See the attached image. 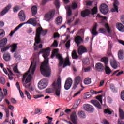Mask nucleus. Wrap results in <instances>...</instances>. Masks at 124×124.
Instances as JSON below:
<instances>
[{
	"label": "nucleus",
	"instance_id": "1",
	"mask_svg": "<svg viewBox=\"0 0 124 124\" xmlns=\"http://www.w3.org/2000/svg\"><path fill=\"white\" fill-rule=\"evenodd\" d=\"M39 54H43V57L45 59L40 67L41 73L45 77H49L51 76V68L49 66V58H47L50 56V47L42 49L39 52Z\"/></svg>",
	"mask_w": 124,
	"mask_h": 124
},
{
	"label": "nucleus",
	"instance_id": "2",
	"mask_svg": "<svg viewBox=\"0 0 124 124\" xmlns=\"http://www.w3.org/2000/svg\"><path fill=\"white\" fill-rule=\"evenodd\" d=\"M48 31L47 30H44L42 27H40L36 29V36L35 37V43L38 44L41 42V38H40V35L44 36L46 33H47Z\"/></svg>",
	"mask_w": 124,
	"mask_h": 124
},
{
	"label": "nucleus",
	"instance_id": "3",
	"mask_svg": "<svg viewBox=\"0 0 124 124\" xmlns=\"http://www.w3.org/2000/svg\"><path fill=\"white\" fill-rule=\"evenodd\" d=\"M97 12H98L97 7L95 6L91 10L89 9H86L84 11H81V15L83 18H86V17H88L90 14H91V15H94L97 14Z\"/></svg>",
	"mask_w": 124,
	"mask_h": 124
},
{
	"label": "nucleus",
	"instance_id": "4",
	"mask_svg": "<svg viewBox=\"0 0 124 124\" xmlns=\"http://www.w3.org/2000/svg\"><path fill=\"white\" fill-rule=\"evenodd\" d=\"M61 81V78L59 77L56 83L54 82L52 84V87L55 90V94L57 96H60L61 94V89H62Z\"/></svg>",
	"mask_w": 124,
	"mask_h": 124
},
{
	"label": "nucleus",
	"instance_id": "5",
	"mask_svg": "<svg viewBox=\"0 0 124 124\" xmlns=\"http://www.w3.org/2000/svg\"><path fill=\"white\" fill-rule=\"evenodd\" d=\"M28 74H29L28 73H26L23 76L22 82L23 83V86L26 88V89H30V87H31V84H29L28 85H27L28 83H30L31 81V75L29 74L28 76Z\"/></svg>",
	"mask_w": 124,
	"mask_h": 124
},
{
	"label": "nucleus",
	"instance_id": "6",
	"mask_svg": "<svg viewBox=\"0 0 124 124\" xmlns=\"http://www.w3.org/2000/svg\"><path fill=\"white\" fill-rule=\"evenodd\" d=\"M39 62V59L38 58H34L33 60L31 62V64L28 72H30L31 69V74H34V71H35V69L36 68V64Z\"/></svg>",
	"mask_w": 124,
	"mask_h": 124
},
{
	"label": "nucleus",
	"instance_id": "7",
	"mask_svg": "<svg viewBox=\"0 0 124 124\" xmlns=\"http://www.w3.org/2000/svg\"><path fill=\"white\" fill-rule=\"evenodd\" d=\"M100 11L102 14L104 15L107 14L109 11V7L106 4H101L100 6Z\"/></svg>",
	"mask_w": 124,
	"mask_h": 124
},
{
	"label": "nucleus",
	"instance_id": "8",
	"mask_svg": "<svg viewBox=\"0 0 124 124\" xmlns=\"http://www.w3.org/2000/svg\"><path fill=\"white\" fill-rule=\"evenodd\" d=\"M73 83V80L70 78H68L66 79L65 84H64V89L66 91H67L71 88L72 86V83Z\"/></svg>",
	"mask_w": 124,
	"mask_h": 124
},
{
	"label": "nucleus",
	"instance_id": "9",
	"mask_svg": "<svg viewBox=\"0 0 124 124\" xmlns=\"http://www.w3.org/2000/svg\"><path fill=\"white\" fill-rule=\"evenodd\" d=\"M47 84L46 82V79H43L42 80L40 81L38 84V87L39 90H44L47 88Z\"/></svg>",
	"mask_w": 124,
	"mask_h": 124
},
{
	"label": "nucleus",
	"instance_id": "10",
	"mask_svg": "<svg viewBox=\"0 0 124 124\" xmlns=\"http://www.w3.org/2000/svg\"><path fill=\"white\" fill-rule=\"evenodd\" d=\"M3 70L4 73L6 75H8L9 80H13V77L12 76H14L15 75L13 74L12 71H11L10 69L7 68V70H6V69L3 68ZM7 70L9 71V74H8V72H7Z\"/></svg>",
	"mask_w": 124,
	"mask_h": 124
},
{
	"label": "nucleus",
	"instance_id": "11",
	"mask_svg": "<svg viewBox=\"0 0 124 124\" xmlns=\"http://www.w3.org/2000/svg\"><path fill=\"white\" fill-rule=\"evenodd\" d=\"M81 79H82V78L80 76H77L75 78L74 84L72 88L73 90H75V89H76L78 86V85L81 83Z\"/></svg>",
	"mask_w": 124,
	"mask_h": 124
},
{
	"label": "nucleus",
	"instance_id": "12",
	"mask_svg": "<svg viewBox=\"0 0 124 124\" xmlns=\"http://www.w3.org/2000/svg\"><path fill=\"white\" fill-rule=\"evenodd\" d=\"M11 7H12V5L11 4H8L0 13V16H3V15L6 14L11 9Z\"/></svg>",
	"mask_w": 124,
	"mask_h": 124
},
{
	"label": "nucleus",
	"instance_id": "13",
	"mask_svg": "<svg viewBox=\"0 0 124 124\" xmlns=\"http://www.w3.org/2000/svg\"><path fill=\"white\" fill-rule=\"evenodd\" d=\"M83 108L85 111L89 112V113H93L94 111V108L92 105L89 104H84L83 105Z\"/></svg>",
	"mask_w": 124,
	"mask_h": 124
},
{
	"label": "nucleus",
	"instance_id": "14",
	"mask_svg": "<svg viewBox=\"0 0 124 124\" xmlns=\"http://www.w3.org/2000/svg\"><path fill=\"white\" fill-rule=\"evenodd\" d=\"M18 17L20 22H25L26 20V13L24 10H21L18 13Z\"/></svg>",
	"mask_w": 124,
	"mask_h": 124
},
{
	"label": "nucleus",
	"instance_id": "15",
	"mask_svg": "<svg viewBox=\"0 0 124 124\" xmlns=\"http://www.w3.org/2000/svg\"><path fill=\"white\" fill-rule=\"evenodd\" d=\"M110 64L114 69H117L118 68V62L114 57H113L112 59H110Z\"/></svg>",
	"mask_w": 124,
	"mask_h": 124
},
{
	"label": "nucleus",
	"instance_id": "16",
	"mask_svg": "<svg viewBox=\"0 0 124 124\" xmlns=\"http://www.w3.org/2000/svg\"><path fill=\"white\" fill-rule=\"evenodd\" d=\"M54 15H55V11L53 10L50 12H49L46 14L45 16V17L48 18V19H47V21L48 22H49V21H51L52 18L54 17Z\"/></svg>",
	"mask_w": 124,
	"mask_h": 124
},
{
	"label": "nucleus",
	"instance_id": "17",
	"mask_svg": "<svg viewBox=\"0 0 124 124\" xmlns=\"http://www.w3.org/2000/svg\"><path fill=\"white\" fill-rule=\"evenodd\" d=\"M120 4V3L118 1V0H115L114 2L113 3V8H112L111 10V12H119V7H118V5Z\"/></svg>",
	"mask_w": 124,
	"mask_h": 124
},
{
	"label": "nucleus",
	"instance_id": "18",
	"mask_svg": "<svg viewBox=\"0 0 124 124\" xmlns=\"http://www.w3.org/2000/svg\"><path fill=\"white\" fill-rule=\"evenodd\" d=\"M71 121L74 124H78V122H77V115L76 114V112L74 111L72 112L70 116Z\"/></svg>",
	"mask_w": 124,
	"mask_h": 124
},
{
	"label": "nucleus",
	"instance_id": "19",
	"mask_svg": "<svg viewBox=\"0 0 124 124\" xmlns=\"http://www.w3.org/2000/svg\"><path fill=\"white\" fill-rule=\"evenodd\" d=\"M56 59H58V60H59L58 66L59 67H61V66H62V65L64 62L63 61V58H62V56L61 54H56Z\"/></svg>",
	"mask_w": 124,
	"mask_h": 124
},
{
	"label": "nucleus",
	"instance_id": "20",
	"mask_svg": "<svg viewBox=\"0 0 124 124\" xmlns=\"http://www.w3.org/2000/svg\"><path fill=\"white\" fill-rule=\"evenodd\" d=\"M78 55H81L82 54H84V53H86V52H87V48L83 46H80L78 48Z\"/></svg>",
	"mask_w": 124,
	"mask_h": 124
},
{
	"label": "nucleus",
	"instance_id": "21",
	"mask_svg": "<svg viewBox=\"0 0 124 124\" xmlns=\"http://www.w3.org/2000/svg\"><path fill=\"white\" fill-rule=\"evenodd\" d=\"M26 24H30V25H32L33 26H36V23L34 22V19L33 18H30L26 22L20 23L19 25H21V27H22V26H24V25Z\"/></svg>",
	"mask_w": 124,
	"mask_h": 124
},
{
	"label": "nucleus",
	"instance_id": "22",
	"mask_svg": "<svg viewBox=\"0 0 124 124\" xmlns=\"http://www.w3.org/2000/svg\"><path fill=\"white\" fill-rule=\"evenodd\" d=\"M74 41L76 43V44L79 46L82 42H83V38L81 36H77V37H75Z\"/></svg>",
	"mask_w": 124,
	"mask_h": 124
},
{
	"label": "nucleus",
	"instance_id": "23",
	"mask_svg": "<svg viewBox=\"0 0 124 124\" xmlns=\"http://www.w3.org/2000/svg\"><path fill=\"white\" fill-rule=\"evenodd\" d=\"M97 23H95L93 26L91 33L93 35H94L95 36L98 34V33L96 32V30H97Z\"/></svg>",
	"mask_w": 124,
	"mask_h": 124
},
{
	"label": "nucleus",
	"instance_id": "24",
	"mask_svg": "<svg viewBox=\"0 0 124 124\" xmlns=\"http://www.w3.org/2000/svg\"><path fill=\"white\" fill-rule=\"evenodd\" d=\"M116 28L121 32H124V26L121 23L116 24Z\"/></svg>",
	"mask_w": 124,
	"mask_h": 124
},
{
	"label": "nucleus",
	"instance_id": "25",
	"mask_svg": "<svg viewBox=\"0 0 124 124\" xmlns=\"http://www.w3.org/2000/svg\"><path fill=\"white\" fill-rule=\"evenodd\" d=\"M91 103L92 104H93L94 106L97 107V108H98L99 109H101V105H100V103H99V102L96 100H92L91 101Z\"/></svg>",
	"mask_w": 124,
	"mask_h": 124
},
{
	"label": "nucleus",
	"instance_id": "26",
	"mask_svg": "<svg viewBox=\"0 0 124 124\" xmlns=\"http://www.w3.org/2000/svg\"><path fill=\"white\" fill-rule=\"evenodd\" d=\"M95 67L98 71H102L104 69V66L101 63H96Z\"/></svg>",
	"mask_w": 124,
	"mask_h": 124
},
{
	"label": "nucleus",
	"instance_id": "27",
	"mask_svg": "<svg viewBox=\"0 0 124 124\" xmlns=\"http://www.w3.org/2000/svg\"><path fill=\"white\" fill-rule=\"evenodd\" d=\"M118 57L119 60H120V61H123V60H124V50H120L118 51Z\"/></svg>",
	"mask_w": 124,
	"mask_h": 124
},
{
	"label": "nucleus",
	"instance_id": "28",
	"mask_svg": "<svg viewBox=\"0 0 124 124\" xmlns=\"http://www.w3.org/2000/svg\"><path fill=\"white\" fill-rule=\"evenodd\" d=\"M3 58L6 62H8L10 61V54L8 52H6L4 54Z\"/></svg>",
	"mask_w": 124,
	"mask_h": 124
},
{
	"label": "nucleus",
	"instance_id": "29",
	"mask_svg": "<svg viewBox=\"0 0 124 124\" xmlns=\"http://www.w3.org/2000/svg\"><path fill=\"white\" fill-rule=\"evenodd\" d=\"M119 117L121 120H124V112L121 108H119Z\"/></svg>",
	"mask_w": 124,
	"mask_h": 124
},
{
	"label": "nucleus",
	"instance_id": "30",
	"mask_svg": "<svg viewBox=\"0 0 124 124\" xmlns=\"http://www.w3.org/2000/svg\"><path fill=\"white\" fill-rule=\"evenodd\" d=\"M7 43V39L5 38L1 40H0V47H4Z\"/></svg>",
	"mask_w": 124,
	"mask_h": 124
},
{
	"label": "nucleus",
	"instance_id": "31",
	"mask_svg": "<svg viewBox=\"0 0 124 124\" xmlns=\"http://www.w3.org/2000/svg\"><path fill=\"white\" fill-rule=\"evenodd\" d=\"M32 16H35L37 13V7L33 6L31 7Z\"/></svg>",
	"mask_w": 124,
	"mask_h": 124
},
{
	"label": "nucleus",
	"instance_id": "32",
	"mask_svg": "<svg viewBox=\"0 0 124 124\" xmlns=\"http://www.w3.org/2000/svg\"><path fill=\"white\" fill-rule=\"evenodd\" d=\"M18 45V43L15 44L14 43L11 45V52L12 53H14V52H16V50H17V46Z\"/></svg>",
	"mask_w": 124,
	"mask_h": 124
},
{
	"label": "nucleus",
	"instance_id": "33",
	"mask_svg": "<svg viewBox=\"0 0 124 124\" xmlns=\"http://www.w3.org/2000/svg\"><path fill=\"white\" fill-rule=\"evenodd\" d=\"M105 72L106 74H108V75L111 74L112 73V70L108 66V65L105 66Z\"/></svg>",
	"mask_w": 124,
	"mask_h": 124
},
{
	"label": "nucleus",
	"instance_id": "34",
	"mask_svg": "<svg viewBox=\"0 0 124 124\" xmlns=\"http://www.w3.org/2000/svg\"><path fill=\"white\" fill-rule=\"evenodd\" d=\"M70 61H69V58H67L65 59V62L63 64V67L64 68V67H66V66H70Z\"/></svg>",
	"mask_w": 124,
	"mask_h": 124
},
{
	"label": "nucleus",
	"instance_id": "35",
	"mask_svg": "<svg viewBox=\"0 0 124 124\" xmlns=\"http://www.w3.org/2000/svg\"><path fill=\"white\" fill-rule=\"evenodd\" d=\"M101 62H104L105 64V66L107 65L108 64V57H104L101 59Z\"/></svg>",
	"mask_w": 124,
	"mask_h": 124
},
{
	"label": "nucleus",
	"instance_id": "36",
	"mask_svg": "<svg viewBox=\"0 0 124 124\" xmlns=\"http://www.w3.org/2000/svg\"><path fill=\"white\" fill-rule=\"evenodd\" d=\"M71 15H72V11L71 10L70 7H69V6H68L67 10V17H68V18H69V17H70Z\"/></svg>",
	"mask_w": 124,
	"mask_h": 124
},
{
	"label": "nucleus",
	"instance_id": "37",
	"mask_svg": "<svg viewBox=\"0 0 124 124\" xmlns=\"http://www.w3.org/2000/svg\"><path fill=\"white\" fill-rule=\"evenodd\" d=\"M104 26L108 33H111V29L109 26V24L108 23H105Z\"/></svg>",
	"mask_w": 124,
	"mask_h": 124
},
{
	"label": "nucleus",
	"instance_id": "38",
	"mask_svg": "<svg viewBox=\"0 0 124 124\" xmlns=\"http://www.w3.org/2000/svg\"><path fill=\"white\" fill-rule=\"evenodd\" d=\"M78 115L80 118H82V119H85V118H86V114L83 111L78 112Z\"/></svg>",
	"mask_w": 124,
	"mask_h": 124
},
{
	"label": "nucleus",
	"instance_id": "39",
	"mask_svg": "<svg viewBox=\"0 0 124 124\" xmlns=\"http://www.w3.org/2000/svg\"><path fill=\"white\" fill-rule=\"evenodd\" d=\"M58 53H59V49H54L51 56V59H53V58H54L55 56H56V57L57 58V55H56V54Z\"/></svg>",
	"mask_w": 124,
	"mask_h": 124
},
{
	"label": "nucleus",
	"instance_id": "40",
	"mask_svg": "<svg viewBox=\"0 0 124 124\" xmlns=\"http://www.w3.org/2000/svg\"><path fill=\"white\" fill-rule=\"evenodd\" d=\"M72 56L73 59H78V58H79L78 55H77V53H76V51L75 50L73 51L72 53Z\"/></svg>",
	"mask_w": 124,
	"mask_h": 124
},
{
	"label": "nucleus",
	"instance_id": "41",
	"mask_svg": "<svg viewBox=\"0 0 124 124\" xmlns=\"http://www.w3.org/2000/svg\"><path fill=\"white\" fill-rule=\"evenodd\" d=\"M5 35V32L4 30L2 29H0V39L2 38V37H4Z\"/></svg>",
	"mask_w": 124,
	"mask_h": 124
},
{
	"label": "nucleus",
	"instance_id": "42",
	"mask_svg": "<svg viewBox=\"0 0 124 124\" xmlns=\"http://www.w3.org/2000/svg\"><path fill=\"white\" fill-rule=\"evenodd\" d=\"M57 24L58 25H60V24H62V17L61 16H59L56 19Z\"/></svg>",
	"mask_w": 124,
	"mask_h": 124
},
{
	"label": "nucleus",
	"instance_id": "43",
	"mask_svg": "<svg viewBox=\"0 0 124 124\" xmlns=\"http://www.w3.org/2000/svg\"><path fill=\"white\" fill-rule=\"evenodd\" d=\"M20 9H21V7H20V6L16 5L13 8V11L15 13H17L19 10H20Z\"/></svg>",
	"mask_w": 124,
	"mask_h": 124
},
{
	"label": "nucleus",
	"instance_id": "44",
	"mask_svg": "<svg viewBox=\"0 0 124 124\" xmlns=\"http://www.w3.org/2000/svg\"><path fill=\"white\" fill-rule=\"evenodd\" d=\"M110 89L111 90V91L113 93H117V89H116V88H115V86H114V85L111 84L110 85Z\"/></svg>",
	"mask_w": 124,
	"mask_h": 124
},
{
	"label": "nucleus",
	"instance_id": "45",
	"mask_svg": "<svg viewBox=\"0 0 124 124\" xmlns=\"http://www.w3.org/2000/svg\"><path fill=\"white\" fill-rule=\"evenodd\" d=\"M13 70L14 71V72H16V73L20 74V71H19V70H18V65H16L15 66H14Z\"/></svg>",
	"mask_w": 124,
	"mask_h": 124
},
{
	"label": "nucleus",
	"instance_id": "46",
	"mask_svg": "<svg viewBox=\"0 0 124 124\" xmlns=\"http://www.w3.org/2000/svg\"><path fill=\"white\" fill-rule=\"evenodd\" d=\"M105 114H108V115H112V111L108 108H106L104 111Z\"/></svg>",
	"mask_w": 124,
	"mask_h": 124
},
{
	"label": "nucleus",
	"instance_id": "47",
	"mask_svg": "<svg viewBox=\"0 0 124 124\" xmlns=\"http://www.w3.org/2000/svg\"><path fill=\"white\" fill-rule=\"evenodd\" d=\"M84 84L85 85H89V84H91V79L90 78H87L84 80Z\"/></svg>",
	"mask_w": 124,
	"mask_h": 124
},
{
	"label": "nucleus",
	"instance_id": "48",
	"mask_svg": "<svg viewBox=\"0 0 124 124\" xmlns=\"http://www.w3.org/2000/svg\"><path fill=\"white\" fill-rule=\"evenodd\" d=\"M21 27V25H18L14 31H11V33H13V34H14L16 32V31H18V30H19V29H20V28Z\"/></svg>",
	"mask_w": 124,
	"mask_h": 124
},
{
	"label": "nucleus",
	"instance_id": "49",
	"mask_svg": "<svg viewBox=\"0 0 124 124\" xmlns=\"http://www.w3.org/2000/svg\"><path fill=\"white\" fill-rule=\"evenodd\" d=\"M4 99V95L3 94V93L2 92H0V103Z\"/></svg>",
	"mask_w": 124,
	"mask_h": 124
},
{
	"label": "nucleus",
	"instance_id": "50",
	"mask_svg": "<svg viewBox=\"0 0 124 124\" xmlns=\"http://www.w3.org/2000/svg\"><path fill=\"white\" fill-rule=\"evenodd\" d=\"M71 41L70 40H68V41L65 44V46L66 49H69L70 48V42Z\"/></svg>",
	"mask_w": 124,
	"mask_h": 124
},
{
	"label": "nucleus",
	"instance_id": "51",
	"mask_svg": "<svg viewBox=\"0 0 124 124\" xmlns=\"http://www.w3.org/2000/svg\"><path fill=\"white\" fill-rule=\"evenodd\" d=\"M78 7V4L76 2H74L72 3V8L73 9L75 10Z\"/></svg>",
	"mask_w": 124,
	"mask_h": 124
},
{
	"label": "nucleus",
	"instance_id": "52",
	"mask_svg": "<svg viewBox=\"0 0 124 124\" xmlns=\"http://www.w3.org/2000/svg\"><path fill=\"white\" fill-rule=\"evenodd\" d=\"M96 99L99 100L100 103H102V96L101 95H99L96 97Z\"/></svg>",
	"mask_w": 124,
	"mask_h": 124
},
{
	"label": "nucleus",
	"instance_id": "53",
	"mask_svg": "<svg viewBox=\"0 0 124 124\" xmlns=\"http://www.w3.org/2000/svg\"><path fill=\"white\" fill-rule=\"evenodd\" d=\"M99 31H100V32L101 33H103L104 34H105V33H106V30L104 28H100L99 29Z\"/></svg>",
	"mask_w": 124,
	"mask_h": 124
},
{
	"label": "nucleus",
	"instance_id": "54",
	"mask_svg": "<svg viewBox=\"0 0 124 124\" xmlns=\"http://www.w3.org/2000/svg\"><path fill=\"white\" fill-rule=\"evenodd\" d=\"M14 57L16 59H19V58H21V55H20V54H19L18 52H16V53H15V54L14 55Z\"/></svg>",
	"mask_w": 124,
	"mask_h": 124
},
{
	"label": "nucleus",
	"instance_id": "55",
	"mask_svg": "<svg viewBox=\"0 0 124 124\" xmlns=\"http://www.w3.org/2000/svg\"><path fill=\"white\" fill-rule=\"evenodd\" d=\"M0 80L1 84H2V85H4V84H5V78H4L1 77L0 78Z\"/></svg>",
	"mask_w": 124,
	"mask_h": 124
},
{
	"label": "nucleus",
	"instance_id": "56",
	"mask_svg": "<svg viewBox=\"0 0 124 124\" xmlns=\"http://www.w3.org/2000/svg\"><path fill=\"white\" fill-rule=\"evenodd\" d=\"M25 94L27 95L28 99H31V95L30 94V93H29V92H28V91H27V90H25Z\"/></svg>",
	"mask_w": 124,
	"mask_h": 124
},
{
	"label": "nucleus",
	"instance_id": "57",
	"mask_svg": "<svg viewBox=\"0 0 124 124\" xmlns=\"http://www.w3.org/2000/svg\"><path fill=\"white\" fill-rule=\"evenodd\" d=\"M58 41L57 40H54L53 44L51 46V47H57L58 46Z\"/></svg>",
	"mask_w": 124,
	"mask_h": 124
},
{
	"label": "nucleus",
	"instance_id": "58",
	"mask_svg": "<svg viewBox=\"0 0 124 124\" xmlns=\"http://www.w3.org/2000/svg\"><path fill=\"white\" fill-rule=\"evenodd\" d=\"M54 3L56 7H60V1H59V0H56Z\"/></svg>",
	"mask_w": 124,
	"mask_h": 124
},
{
	"label": "nucleus",
	"instance_id": "59",
	"mask_svg": "<svg viewBox=\"0 0 124 124\" xmlns=\"http://www.w3.org/2000/svg\"><path fill=\"white\" fill-rule=\"evenodd\" d=\"M36 44H37V43H35H35L34 44V51H38V48H39Z\"/></svg>",
	"mask_w": 124,
	"mask_h": 124
},
{
	"label": "nucleus",
	"instance_id": "60",
	"mask_svg": "<svg viewBox=\"0 0 124 124\" xmlns=\"http://www.w3.org/2000/svg\"><path fill=\"white\" fill-rule=\"evenodd\" d=\"M82 62L84 63L85 64H89V58H86L84 59L83 61Z\"/></svg>",
	"mask_w": 124,
	"mask_h": 124
},
{
	"label": "nucleus",
	"instance_id": "61",
	"mask_svg": "<svg viewBox=\"0 0 124 124\" xmlns=\"http://www.w3.org/2000/svg\"><path fill=\"white\" fill-rule=\"evenodd\" d=\"M112 47H113V44L112 43V41H109L108 42V49H112Z\"/></svg>",
	"mask_w": 124,
	"mask_h": 124
},
{
	"label": "nucleus",
	"instance_id": "62",
	"mask_svg": "<svg viewBox=\"0 0 124 124\" xmlns=\"http://www.w3.org/2000/svg\"><path fill=\"white\" fill-rule=\"evenodd\" d=\"M121 97L122 100L124 101V91H123L121 93Z\"/></svg>",
	"mask_w": 124,
	"mask_h": 124
},
{
	"label": "nucleus",
	"instance_id": "63",
	"mask_svg": "<svg viewBox=\"0 0 124 124\" xmlns=\"http://www.w3.org/2000/svg\"><path fill=\"white\" fill-rule=\"evenodd\" d=\"M123 119H118V124H124V121H122Z\"/></svg>",
	"mask_w": 124,
	"mask_h": 124
},
{
	"label": "nucleus",
	"instance_id": "64",
	"mask_svg": "<svg viewBox=\"0 0 124 124\" xmlns=\"http://www.w3.org/2000/svg\"><path fill=\"white\" fill-rule=\"evenodd\" d=\"M122 23H123V24H124V15H123L121 16V19H120Z\"/></svg>",
	"mask_w": 124,
	"mask_h": 124
}]
</instances>
